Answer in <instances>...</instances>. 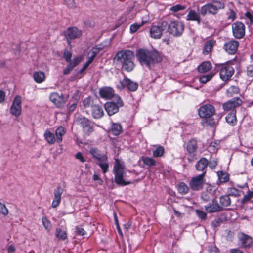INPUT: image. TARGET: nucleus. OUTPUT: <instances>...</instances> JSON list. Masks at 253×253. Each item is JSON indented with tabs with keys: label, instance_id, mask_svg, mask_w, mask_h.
<instances>
[{
	"label": "nucleus",
	"instance_id": "1",
	"mask_svg": "<svg viewBox=\"0 0 253 253\" xmlns=\"http://www.w3.org/2000/svg\"><path fill=\"white\" fill-rule=\"evenodd\" d=\"M136 57L141 65H145L149 70L152 69V66L160 63L163 59L160 53L156 50L144 48L137 50Z\"/></svg>",
	"mask_w": 253,
	"mask_h": 253
},
{
	"label": "nucleus",
	"instance_id": "2",
	"mask_svg": "<svg viewBox=\"0 0 253 253\" xmlns=\"http://www.w3.org/2000/svg\"><path fill=\"white\" fill-rule=\"evenodd\" d=\"M134 60V52L129 49L119 50L114 57V61L116 64L120 65L121 69L127 72H130L135 68Z\"/></svg>",
	"mask_w": 253,
	"mask_h": 253
},
{
	"label": "nucleus",
	"instance_id": "3",
	"mask_svg": "<svg viewBox=\"0 0 253 253\" xmlns=\"http://www.w3.org/2000/svg\"><path fill=\"white\" fill-rule=\"evenodd\" d=\"M215 114V108L214 106L210 104H207L201 106L198 110L199 117L203 118L201 122L202 126H214L217 122L212 117Z\"/></svg>",
	"mask_w": 253,
	"mask_h": 253
},
{
	"label": "nucleus",
	"instance_id": "4",
	"mask_svg": "<svg viewBox=\"0 0 253 253\" xmlns=\"http://www.w3.org/2000/svg\"><path fill=\"white\" fill-rule=\"evenodd\" d=\"M219 203L220 204L217 203L216 199L214 198L212 199V202L205 205L204 208L209 213L220 211L223 210V207H228L231 205V201L229 195L226 194L220 196Z\"/></svg>",
	"mask_w": 253,
	"mask_h": 253
},
{
	"label": "nucleus",
	"instance_id": "5",
	"mask_svg": "<svg viewBox=\"0 0 253 253\" xmlns=\"http://www.w3.org/2000/svg\"><path fill=\"white\" fill-rule=\"evenodd\" d=\"M234 61H228L224 64H215V69L219 72L221 79L223 81H228L230 80L233 75L235 70L232 67Z\"/></svg>",
	"mask_w": 253,
	"mask_h": 253
},
{
	"label": "nucleus",
	"instance_id": "6",
	"mask_svg": "<svg viewBox=\"0 0 253 253\" xmlns=\"http://www.w3.org/2000/svg\"><path fill=\"white\" fill-rule=\"evenodd\" d=\"M74 123L80 126L84 135L89 136L94 130V123L85 116L80 115L75 118Z\"/></svg>",
	"mask_w": 253,
	"mask_h": 253
},
{
	"label": "nucleus",
	"instance_id": "7",
	"mask_svg": "<svg viewBox=\"0 0 253 253\" xmlns=\"http://www.w3.org/2000/svg\"><path fill=\"white\" fill-rule=\"evenodd\" d=\"M213 2L216 4L208 3L201 7L200 12L202 16H204L207 14L215 15L219 9L224 8V3L218 0H213Z\"/></svg>",
	"mask_w": 253,
	"mask_h": 253
},
{
	"label": "nucleus",
	"instance_id": "8",
	"mask_svg": "<svg viewBox=\"0 0 253 253\" xmlns=\"http://www.w3.org/2000/svg\"><path fill=\"white\" fill-rule=\"evenodd\" d=\"M124 106V102L121 97L116 94L112 101H108L104 104V108L107 114L111 116L118 113L119 108Z\"/></svg>",
	"mask_w": 253,
	"mask_h": 253
},
{
	"label": "nucleus",
	"instance_id": "9",
	"mask_svg": "<svg viewBox=\"0 0 253 253\" xmlns=\"http://www.w3.org/2000/svg\"><path fill=\"white\" fill-rule=\"evenodd\" d=\"M167 31L169 34L175 37L182 36L185 29V24L182 21L176 20L167 22Z\"/></svg>",
	"mask_w": 253,
	"mask_h": 253
},
{
	"label": "nucleus",
	"instance_id": "10",
	"mask_svg": "<svg viewBox=\"0 0 253 253\" xmlns=\"http://www.w3.org/2000/svg\"><path fill=\"white\" fill-rule=\"evenodd\" d=\"M243 100L239 97H236L222 104V108L225 113L237 112L236 108L241 106Z\"/></svg>",
	"mask_w": 253,
	"mask_h": 253
},
{
	"label": "nucleus",
	"instance_id": "11",
	"mask_svg": "<svg viewBox=\"0 0 253 253\" xmlns=\"http://www.w3.org/2000/svg\"><path fill=\"white\" fill-rule=\"evenodd\" d=\"M205 177V176L200 174L192 177L189 182L191 189L195 191L202 190L206 181Z\"/></svg>",
	"mask_w": 253,
	"mask_h": 253
},
{
	"label": "nucleus",
	"instance_id": "12",
	"mask_svg": "<svg viewBox=\"0 0 253 253\" xmlns=\"http://www.w3.org/2000/svg\"><path fill=\"white\" fill-rule=\"evenodd\" d=\"M167 28V22L166 21H162L160 26L153 25L150 30V36L154 39L161 38L163 32Z\"/></svg>",
	"mask_w": 253,
	"mask_h": 253
},
{
	"label": "nucleus",
	"instance_id": "13",
	"mask_svg": "<svg viewBox=\"0 0 253 253\" xmlns=\"http://www.w3.org/2000/svg\"><path fill=\"white\" fill-rule=\"evenodd\" d=\"M119 83L120 86H118L117 88L118 89H124L126 88L130 91L134 92L138 87L137 83L131 81L130 79L126 76L123 80H120Z\"/></svg>",
	"mask_w": 253,
	"mask_h": 253
},
{
	"label": "nucleus",
	"instance_id": "14",
	"mask_svg": "<svg viewBox=\"0 0 253 253\" xmlns=\"http://www.w3.org/2000/svg\"><path fill=\"white\" fill-rule=\"evenodd\" d=\"M22 99L20 95H16L10 108V113L16 117H19L22 112Z\"/></svg>",
	"mask_w": 253,
	"mask_h": 253
},
{
	"label": "nucleus",
	"instance_id": "15",
	"mask_svg": "<svg viewBox=\"0 0 253 253\" xmlns=\"http://www.w3.org/2000/svg\"><path fill=\"white\" fill-rule=\"evenodd\" d=\"M232 30L233 36L236 39H242L245 35V26L240 21H237L232 25Z\"/></svg>",
	"mask_w": 253,
	"mask_h": 253
},
{
	"label": "nucleus",
	"instance_id": "16",
	"mask_svg": "<svg viewBox=\"0 0 253 253\" xmlns=\"http://www.w3.org/2000/svg\"><path fill=\"white\" fill-rule=\"evenodd\" d=\"M49 99L58 108H63L66 104V100L63 94L59 95L57 92H52L50 94Z\"/></svg>",
	"mask_w": 253,
	"mask_h": 253
},
{
	"label": "nucleus",
	"instance_id": "17",
	"mask_svg": "<svg viewBox=\"0 0 253 253\" xmlns=\"http://www.w3.org/2000/svg\"><path fill=\"white\" fill-rule=\"evenodd\" d=\"M239 46V42L234 39L229 40L225 42L223 45L224 50L229 54H235Z\"/></svg>",
	"mask_w": 253,
	"mask_h": 253
},
{
	"label": "nucleus",
	"instance_id": "18",
	"mask_svg": "<svg viewBox=\"0 0 253 253\" xmlns=\"http://www.w3.org/2000/svg\"><path fill=\"white\" fill-rule=\"evenodd\" d=\"M82 35V31L74 26L69 27L64 32L65 38H68V39L72 40L80 38Z\"/></svg>",
	"mask_w": 253,
	"mask_h": 253
},
{
	"label": "nucleus",
	"instance_id": "19",
	"mask_svg": "<svg viewBox=\"0 0 253 253\" xmlns=\"http://www.w3.org/2000/svg\"><path fill=\"white\" fill-rule=\"evenodd\" d=\"M208 166V160L205 157L201 158L195 164V168L197 171L201 172L200 175L206 176L207 168Z\"/></svg>",
	"mask_w": 253,
	"mask_h": 253
},
{
	"label": "nucleus",
	"instance_id": "20",
	"mask_svg": "<svg viewBox=\"0 0 253 253\" xmlns=\"http://www.w3.org/2000/svg\"><path fill=\"white\" fill-rule=\"evenodd\" d=\"M239 240L241 246L244 248H250L253 244V239L249 235L241 233L239 235Z\"/></svg>",
	"mask_w": 253,
	"mask_h": 253
},
{
	"label": "nucleus",
	"instance_id": "21",
	"mask_svg": "<svg viewBox=\"0 0 253 253\" xmlns=\"http://www.w3.org/2000/svg\"><path fill=\"white\" fill-rule=\"evenodd\" d=\"M100 96L102 98L105 99H114L115 94L114 90L110 87H103L101 88L99 91Z\"/></svg>",
	"mask_w": 253,
	"mask_h": 253
},
{
	"label": "nucleus",
	"instance_id": "22",
	"mask_svg": "<svg viewBox=\"0 0 253 253\" xmlns=\"http://www.w3.org/2000/svg\"><path fill=\"white\" fill-rule=\"evenodd\" d=\"M89 154L93 158L100 162H105L108 160L107 156L101 153V151L96 148H91L89 150Z\"/></svg>",
	"mask_w": 253,
	"mask_h": 253
},
{
	"label": "nucleus",
	"instance_id": "23",
	"mask_svg": "<svg viewBox=\"0 0 253 253\" xmlns=\"http://www.w3.org/2000/svg\"><path fill=\"white\" fill-rule=\"evenodd\" d=\"M63 193V189L59 186L54 191V199L52 202V207L56 208L61 203V196Z\"/></svg>",
	"mask_w": 253,
	"mask_h": 253
},
{
	"label": "nucleus",
	"instance_id": "24",
	"mask_svg": "<svg viewBox=\"0 0 253 253\" xmlns=\"http://www.w3.org/2000/svg\"><path fill=\"white\" fill-rule=\"evenodd\" d=\"M114 174V182L118 186H124L130 184V181H126L124 179V171L113 172Z\"/></svg>",
	"mask_w": 253,
	"mask_h": 253
},
{
	"label": "nucleus",
	"instance_id": "25",
	"mask_svg": "<svg viewBox=\"0 0 253 253\" xmlns=\"http://www.w3.org/2000/svg\"><path fill=\"white\" fill-rule=\"evenodd\" d=\"M82 61V57L80 56L75 57L72 61V62H69V64L63 70V74L64 75H68L70 74L71 71L78 65Z\"/></svg>",
	"mask_w": 253,
	"mask_h": 253
},
{
	"label": "nucleus",
	"instance_id": "26",
	"mask_svg": "<svg viewBox=\"0 0 253 253\" xmlns=\"http://www.w3.org/2000/svg\"><path fill=\"white\" fill-rule=\"evenodd\" d=\"M200 12L196 11L195 10L190 9L186 17L187 21H196L198 25L201 23Z\"/></svg>",
	"mask_w": 253,
	"mask_h": 253
},
{
	"label": "nucleus",
	"instance_id": "27",
	"mask_svg": "<svg viewBox=\"0 0 253 253\" xmlns=\"http://www.w3.org/2000/svg\"><path fill=\"white\" fill-rule=\"evenodd\" d=\"M216 41L213 39H209L207 40L204 44L202 49V54L204 55H208L212 50Z\"/></svg>",
	"mask_w": 253,
	"mask_h": 253
},
{
	"label": "nucleus",
	"instance_id": "28",
	"mask_svg": "<svg viewBox=\"0 0 253 253\" xmlns=\"http://www.w3.org/2000/svg\"><path fill=\"white\" fill-rule=\"evenodd\" d=\"M91 114L93 118L100 119L102 118L104 113L103 108L99 105L95 104L92 106Z\"/></svg>",
	"mask_w": 253,
	"mask_h": 253
},
{
	"label": "nucleus",
	"instance_id": "29",
	"mask_svg": "<svg viewBox=\"0 0 253 253\" xmlns=\"http://www.w3.org/2000/svg\"><path fill=\"white\" fill-rule=\"evenodd\" d=\"M212 68L211 63L208 61L202 62L197 68L199 73H205L210 71Z\"/></svg>",
	"mask_w": 253,
	"mask_h": 253
},
{
	"label": "nucleus",
	"instance_id": "30",
	"mask_svg": "<svg viewBox=\"0 0 253 253\" xmlns=\"http://www.w3.org/2000/svg\"><path fill=\"white\" fill-rule=\"evenodd\" d=\"M198 149L197 141L196 139L192 138L187 143L186 146L187 151L189 154L195 152Z\"/></svg>",
	"mask_w": 253,
	"mask_h": 253
},
{
	"label": "nucleus",
	"instance_id": "31",
	"mask_svg": "<svg viewBox=\"0 0 253 253\" xmlns=\"http://www.w3.org/2000/svg\"><path fill=\"white\" fill-rule=\"evenodd\" d=\"M236 113H228L225 117L226 122L231 126H235L237 124Z\"/></svg>",
	"mask_w": 253,
	"mask_h": 253
},
{
	"label": "nucleus",
	"instance_id": "32",
	"mask_svg": "<svg viewBox=\"0 0 253 253\" xmlns=\"http://www.w3.org/2000/svg\"><path fill=\"white\" fill-rule=\"evenodd\" d=\"M102 49L103 47H102L101 45H96L95 47H93L91 50V55L89 57L86 63L90 65L94 60L98 53Z\"/></svg>",
	"mask_w": 253,
	"mask_h": 253
},
{
	"label": "nucleus",
	"instance_id": "33",
	"mask_svg": "<svg viewBox=\"0 0 253 253\" xmlns=\"http://www.w3.org/2000/svg\"><path fill=\"white\" fill-rule=\"evenodd\" d=\"M66 133V129L62 126H60L55 130V135L56 136V142L57 143H60L62 140V137Z\"/></svg>",
	"mask_w": 253,
	"mask_h": 253
},
{
	"label": "nucleus",
	"instance_id": "34",
	"mask_svg": "<svg viewBox=\"0 0 253 253\" xmlns=\"http://www.w3.org/2000/svg\"><path fill=\"white\" fill-rule=\"evenodd\" d=\"M33 77L37 83H41L45 79V75L43 72L35 71L33 73Z\"/></svg>",
	"mask_w": 253,
	"mask_h": 253
},
{
	"label": "nucleus",
	"instance_id": "35",
	"mask_svg": "<svg viewBox=\"0 0 253 253\" xmlns=\"http://www.w3.org/2000/svg\"><path fill=\"white\" fill-rule=\"evenodd\" d=\"M122 131V127L120 123H113L110 129L111 133L115 136L119 135Z\"/></svg>",
	"mask_w": 253,
	"mask_h": 253
},
{
	"label": "nucleus",
	"instance_id": "36",
	"mask_svg": "<svg viewBox=\"0 0 253 253\" xmlns=\"http://www.w3.org/2000/svg\"><path fill=\"white\" fill-rule=\"evenodd\" d=\"M44 137L47 142L50 145H52L56 142L55 135L49 130H46L44 132Z\"/></svg>",
	"mask_w": 253,
	"mask_h": 253
},
{
	"label": "nucleus",
	"instance_id": "37",
	"mask_svg": "<svg viewBox=\"0 0 253 253\" xmlns=\"http://www.w3.org/2000/svg\"><path fill=\"white\" fill-rule=\"evenodd\" d=\"M177 188L180 194L185 195L189 192L190 187L188 186L184 182H181L178 184Z\"/></svg>",
	"mask_w": 253,
	"mask_h": 253
},
{
	"label": "nucleus",
	"instance_id": "38",
	"mask_svg": "<svg viewBox=\"0 0 253 253\" xmlns=\"http://www.w3.org/2000/svg\"><path fill=\"white\" fill-rule=\"evenodd\" d=\"M240 89L236 86H231L226 90V95L228 97H232L234 95L239 94Z\"/></svg>",
	"mask_w": 253,
	"mask_h": 253
},
{
	"label": "nucleus",
	"instance_id": "39",
	"mask_svg": "<svg viewBox=\"0 0 253 253\" xmlns=\"http://www.w3.org/2000/svg\"><path fill=\"white\" fill-rule=\"evenodd\" d=\"M217 175L220 183H224L229 181V175L228 173L223 171H219L217 172Z\"/></svg>",
	"mask_w": 253,
	"mask_h": 253
},
{
	"label": "nucleus",
	"instance_id": "40",
	"mask_svg": "<svg viewBox=\"0 0 253 253\" xmlns=\"http://www.w3.org/2000/svg\"><path fill=\"white\" fill-rule=\"evenodd\" d=\"M124 168L123 164L118 159H115L113 167V172L124 171Z\"/></svg>",
	"mask_w": 253,
	"mask_h": 253
},
{
	"label": "nucleus",
	"instance_id": "41",
	"mask_svg": "<svg viewBox=\"0 0 253 253\" xmlns=\"http://www.w3.org/2000/svg\"><path fill=\"white\" fill-rule=\"evenodd\" d=\"M141 160L143 163L148 167L154 166L156 164V161L153 158L148 156H142Z\"/></svg>",
	"mask_w": 253,
	"mask_h": 253
},
{
	"label": "nucleus",
	"instance_id": "42",
	"mask_svg": "<svg viewBox=\"0 0 253 253\" xmlns=\"http://www.w3.org/2000/svg\"><path fill=\"white\" fill-rule=\"evenodd\" d=\"M252 198H253V191L249 190L247 194L241 199L240 203L242 205L245 204L251 201Z\"/></svg>",
	"mask_w": 253,
	"mask_h": 253
},
{
	"label": "nucleus",
	"instance_id": "43",
	"mask_svg": "<svg viewBox=\"0 0 253 253\" xmlns=\"http://www.w3.org/2000/svg\"><path fill=\"white\" fill-rule=\"evenodd\" d=\"M56 237L60 240H65L67 238V233L60 228L56 229Z\"/></svg>",
	"mask_w": 253,
	"mask_h": 253
},
{
	"label": "nucleus",
	"instance_id": "44",
	"mask_svg": "<svg viewBox=\"0 0 253 253\" xmlns=\"http://www.w3.org/2000/svg\"><path fill=\"white\" fill-rule=\"evenodd\" d=\"M214 76V74L212 72L207 75H202L199 77V82L202 84H206L210 81Z\"/></svg>",
	"mask_w": 253,
	"mask_h": 253
},
{
	"label": "nucleus",
	"instance_id": "45",
	"mask_svg": "<svg viewBox=\"0 0 253 253\" xmlns=\"http://www.w3.org/2000/svg\"><path fill=\"white\" fill-rule=\"evenodd\" d=\"M43 226L45 229L48 232H49L52 228V225L50 221L47 218L46 216L42 217V219Z\"/></svg>",
	"mask_w": 253,
	"mask_h": 253
},
{
	"label": "nucleus",
	"instance_id": "46",
	"mask_svg": "<svg viewBox=\"0 0 253 253\" xmlns=\"http://www.w3.org/2000/svg\"><path fill=\"white\" fill-rule=\"evenodd\" d=\"M165 152V149L164 147L159 145L158 146L155 150L153 152V156L154 157H161L164 155Z\"/></svg>",
	"mask_w": 253,
	"mask_h": 253
},
{
	"label": "nucleus",
	"instance_id": "47",
	"mask_svg": "<svg viewBox=\"0 0 253 253\" xmlns=\"http://www.w3.org/2000/svg\"><path fill=\"white\" fill-rule=\"evenodd\" d=\"M227 195L233 197H238L241 195V191L237 188L230 187L227 189Z\"/></svg>",
	"mask_w": 253,
	"mask_h": 253
},
{
	"label": "nucleus",
	"instance_id": "48",
	"mask_svg": "<svg viewBox=\"0 0 253 253\" xmlns=\"http://www.w3.org/2000/svg\"><path fill=\"white\" fill-rule=\"evenodd\" d=\"M185 9L186 6L185 5L177 4L170 7L169 11L173 13H176L179 11L184 10Z\"/></svg>",
	"mask_w": 253,
	"mask_h": 253
},
{
	"label": "nucleus",
	"instance_id": "49",
	"mask_svg": "<svg viewBox=\"0 0 253 253\" xmlns=\"http://www.w3.org/2000/svg\"><path fill=\"white\" fill-rule=\"evenodd\" d=\"M83 105L84 108L90 107L91 108L92 106L95 104L91 97L88 96L83 100Z\"/></svg>",
	"mask_w": 253,
	"mask_h": 253
},
{
	"label": "nucleus",
	"instance_id": "50",
	"mask_svg": "<svg viewBox=\"0 0 253 253\" xmlns=\"http://www.w3.org/2000/svg\"><path fill=\"white\" fill-rule=\"evenodd\" d=\"M78 100L70 101L68 104V110L69 113H72L77 106Z\"/></svg>",
	"mask_w": 253,
	"mask_h": 253
},
{
	"label": "nucleus",
	"instance_id": "51",
	"mask_svg": "<svg viewBox=\"0 0 253 253\" xmlns=\"http://www.w3.org/2000/svg\"><path fill=\"white\" fill-rule=\"evenodd\" d=\"M72 56V54L70 51H69L68 49L64 50L63 57L67 62H72L71 60Z\"/></svg>",
	"mask_w": 253,
	"mask_h": 253
},
{
	"label": "nucleus",
	"instance_id": "52",
	"mask_svg": "<svg viewBox=\"0 0 253 253\" xmlns=\"http://www.w3.org/2000/svg\"><path fill=\"white\" fill-rule=\"evenodd\" d=\"M195 212L197 216L201 220H204L207 218V213L205 212L200 210L196 209Z\"/></svg>",
	"mask_w": 253,
	"mask_h": 253
},
{
	"label": "nucleus",
	"instance_id": "53",
	"mask_svg": "<svg viewBox=\"0 0 253 253\" xmlns=\"http://www.w3.org/2000/svg\"><path fill=\"white\" fill-rule=\"evenodd\" d=\"M211 194L208 192H203L201 194V199L205 202H207L210 201L211 199Z\"/></svg>",
	"mask_w": 253,
	"mask_h": 253
},
{
	"label": "nucleus",
	"instance_id": "54",
	"mask_svg": "<svg viewBox=\"0 0 253 253\" xmlns=\"http://www.w3.org/2000/svg\"><path fill=\"white\" fill-rule=\"evenodd\" d=\"M8 210L6 208L5 204L0 202V213L5 216L8 214Z\"/></svg>",
	"mask_w": 253,
	"mask_h": 253
},
{
	"label": "nucleus",
	"instance_id": "55",
	"mask_svg": "<svg viewBox=\"0 0 253 253\" xmlns=\"http://www.w3.org/2000/svg\"><path fill=\"white\" fill-rule=\"evenodd\" d=\"M142 26L141 24H138L137 23H134L131 24L130 26V31L131 33H135L136 32L140 27Z\"/></svg>",
	"mask_w": 253,
	"mask_h": 253
},
{
	"label": "nucleus",
	"instance_id": "56",
	"mask_svg": "<svg viewBox=\"0 0 253 253\" xmlns=\"http://www.w3.org/2000/svg\"><path fill=\"white\" fill-rule=\"evenodd\" d=\"M98 165L101 169L103 173L105 174L108 171L109 165L108 163L100 162Z\"/></svg>",
	"mask_w": 253,
	"mask_h": 253
},
{
	"label": "nucleus",
	"instance_id": "57",
	"mask_svg": "<svg viewBox=\"0 0 253 253\" xmlns=\"http://www.w3.org/2000/svg\"><path fill=\"white\" fill-rule=\"evenodd\" d=\"M247 75L250 77H253V60L252 63L248 66L247 68Z\"/></svg>",
	"mask_w": 253,
	"mask_h": 253
},
{
	"label": "nucleus",
	"instance_id": "58",
	"mask_svg": "<svg viewBox=\"0 0 253 253\" xmlns=\"http://www.w3.org/2000/svg\"><path fill=\"white\" fill-rule=\"evenodd\" d=\"M222 222V220L221 218H217L216 219H215L214 220H213L212 221V222H211V226L214 228H216L217 227H218L219 226H220V225L221 224Z\"/></svg>",
	"mask_w": 253,
	"mask_h": 253
},
{
	"label": "nucleus",
	"instance_id": "59",
	"mask_svg": "<svg viewBox=\"0 0 253 253\" xmlns=\"http://www.w3.org/2000/svg\"><path fill=\"white\" fill-rule=\"evenodd\" d=\"M227 19L233 21L236 18V14L233 10H230V11L227 13Z\"/></svg>",
	"mask_w": 253,
	"mask_h": 253
},
{
	"label": "nucleus",
	"instance_id": "60",
	"mask_svg": "<svg viewBox=\"0 0 253 253\" xmlns=\"http://www.w3.org/2000/svg\"><path fill=\"white\" fill-rule=\"evenodd\" d=\"M218 165V162L216 160L208 161V166L212 169H215Z\"/></svg>",
	"mask_w": 253,
	"mask_h": 253
},
{
	"label": "nucleus",
	"instance_id": "61",
	"mask_svg": "<svg viewBox=\"0 0 253 253\" xmlns=\"http://www.w3.org/2000/svg\"><path fill=\"white\" fill-rule=\"evenodd\" d=\"M76 232L77 234L80 236H84L86 233V232L83 228L79 227H76Z\"/></svg>",
	"mask_w": 253,
	"mask_h": 253
},
{
	"label": "nucleus",
	"instance_id": "62",
	"mask_svg": "<svg viewBox=\"0 0 253 253\" xmlns=\"http://www.w3.org/2000/svg\"><path fill=\"white\" fill-rule=\"evenodd\" d=\"M75 158L76 159L79 160L81 162L84 163L86 161L85 159L83 156V154L79 152L75 155Z\"/></svg>",
	"mask_w": 253,
	"mask_h": 253
},
{
	"label": "nucleus",
	"instance_id": "63",
	"mask_svg": "<svg viewBox=\"0 0 253 253\" xmlns=\"http://www.w3.org/2000/svg\"><path fill=\"white\" fill-rule=\"evenodd\" d=\"M245 16L247 18H248L250 20V24H253V16L252 14L250 11H247L245 14Z\"/></svg>",
	"mask_w": 253,
	"mask_h": 253
},
{
	"label": "nucleus",
	"instance_id": "64",
	"mask_svg": "<svg viewBox=\"0 0 253 253\" xmlns=\"http://www.w3.org/2000/svg\"><path fill=\"white\" fill-rule=\"evenodd\" d=\"M149 21V16L148 14H145L141 18V25H143L145 24L148 23Z\"/></svg>",
	"mask_w": 253,
	"mask_h": 253
}]
</instances>
